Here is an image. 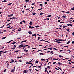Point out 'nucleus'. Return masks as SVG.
Here are the masks:
<instances>
[{
    "instance_id": "1",
    "label": "nucleus",
    "mask_w": 74,
    "mask_h": 74,
    "mask_svg": "<svg viewBox=\"0 0 74 74\" xmlns=\"http://www.w3.org/2000/svg\"><path fill=\"white\" fill-rule=\"evenodd\" d=\"M23 45H24L21 44V45H20L18 47L19 48H22V47H23Z\"/></svg>"
},
{
    "instance_id": "2",
    "label": "nucleus",
    "mask_w": 74,
    "mask_h": 74,
    "mask_svg": "<svg viewBox=\"0 0 74 74\" xmlns=\"http://www.w3.org/2000/svg\"><path fill=\"white\" fill-rule=\"evenodd\" d=\"M67 26H71V27H72V26H73V25L72 24H67Z\"/></svg>"
},
{
    "instance_id": "3",
    "label": "nucleus",
    "mask_w": 74,
    "mask_h": 74,
    "mask_svg": "<svg viewBox=\"0 0 74 74\" xmlns=\"http://www.w3.org/2000/svg\"><path fill=\"white\" fill-rule=\"evenodd\" d=\"M27 71H26V70H24L23 71V73H27Z\"/></svg>"
},
{
    "instance_id": "4",
    "label": "nucleus",
    "mask_w": 74,
    "mask_h": 74,
    "mask_svg": "<svg viewBox=\"0 0 74 74\" xmlns=\"http://www.w3.org/2000/svg\"><path fill=\"white\" fill-rule=\"evenodd\" d=\"M26 41H27V40L23 41L21 42V43H23V42H26Z\"/></svg>"
},
{
    "instance_id": "5",
    "label": "nucleus",
    "mask_w": 74,
    "mask_h": 74,
    "mask_svg": "<svg viewBox=\"0 0 74 74\" xmlns=\"http://www.w3.org/2000/svg\"><path fill=\"white\" fill-rule=\"evenodd\" d=\"M17 19L16 18L12 17V18H10V19Z\"/></svg>"
},
{
    "instance_id": "6",
    "label": "nucleus",
    "mask_w": 74,
    "mask_h": 74,
    "mask_svg": "<svg viewBox=\"0 0 74 74\" xmlns=\"http://www.w3.org/2000/svg\"><path fill=\"white\" fill-rule=\"evenodd\" d=\"M28 33L29 34H32V32L31 31H29L28 32Z\"/></svg>"
},
{
    "instance_id": "7",
    "label": "nucleus",
    "mask_w": 74,
    "mask_h": 74,
    "mask_svg": "<svg viewBox=\"0 0 74 74\" xmlns=\"http://www.w3.org/2000/svg\"><path fill=\"white\" fill-rule=\"evenodd\" d=\"M14 71H15V69H12L11 71V72H13V73H14Z\"/></svg>"
},
{
    "instance_id": "8",
    "label": "nucleus",
    "mask_w": 74,
    "mask_h": 74,
    "mask_svg": "<svg viewBox=\"0 0 74 74\" xmlns=\"http://www.w3.org/2000/svg\"><path fill=\"white\" fill-rule=\"evenodd\" d=\"M53 51H51L50 53H52V54H53Z\"/></svg>"
},
{
    "instance_id": "9",
    "label": "nucleus",
    "mask_w": 74,
    "mask_h": 74,
    "mask_svg": "<svg viewBox=\"0 0 74 74\" xmlns=\"http://www.w3.org/2000/svg\"><path fill=\"white\" fill-rule=\"evenodd\" d=\"M60 59H58V58H57V59H56V58H55V59H53V60H59Z\"/></svg>"
},
{
    "instance_id": "10",
    "label": "nucleus",
    "mask_w": 74,
    "mask_h": 74,
    "mask_svg": "<svg viewBox=\"0 0 74 74\" xmlns=\"http://www.w3.org/2000/svg\"><path fill=\"white\" fill-rule=\"evenodd\" d=\"M65 27H67V26H64V25L63 26V29H64V28H65Z\"/></svg>"
},
{
    "instance_id": "11",
    "label": "nucleus",
    "mask_w": 74,
    "mask_h": 74,
    "mask_svg": "<svg viewBox=\"0 0 74 74\" xmlns=\"http://www.w3.org/2000/svg\"><path fill=\"white\" fill-rule=\"evenodd\" d=\"M58 64H59V66H60V65H61V64H62V63L59 62H58Z\"/></svg>"
},
{
    "instance_id": "12",
    "label": "nucleus",
    "mask_w": 74,
    "mask_h": 74,
    "mask_svg": "<svg viewBox=\"0 0 74 74\" xmlns=\"http://www.w3.org/2000/svg\"><path fill=\"white\" fill-rule=\"evenodd\" d=\"M62 48H64V47H66V48H69V47L67 46H64V47H62Z\"/></svg>"
},
{
    "instance_id": "13",
    "label": "nucleus",
    "mask_w": 74,
    "mask_h": 74,
    "mask_svg": "<svg viewBox=\"0 0 74 74\" xmlns=\"http://www.w3.org/2000/svg\"><path fill=\"white\" fill-rule=\"evenodd\" d=\"M22 58V56H21V57H17V59H19V58Z\"/></svg>"
},
{
    "instance_id": "14",
    "label": "nucleus",
    "mask_w": 74,
    "mask_h": 74,
    "mask_svg": "<svg viewBox=\"0 0 74 74\" xmlns=\"http://www.w3.org/2000/svg\"><path fill=\"white\" fill-rule=\"evenodd\" d=\"M32 22L30 21V23H29L30 25H32Z\"/></svg>"
},
{
    "instance_id": "15",
    "label": "nucleus",
    "mask_w": 74,
    "mask_h": 74,
    "mask_svg": "<svg viewBox=\"0 0 74 74\" xmlns=\"http://www.w3.org/2000/svg\"><path fill=\"white\" fill-rule=\"evenodd\" d=\"M7 37H3V38H2V40H4V39H5V38H6Z\"/></svg>"
},
{
    "instance_id": "16",
    "label": "nucleus",
    "mask_w": 74,
    "mask_h": 74,
    "mask_svg": "<svg viewBox=\"0 0 74 74\" xmlns=\"http://www.w3.org/2000/svg\"><path fill=\"white\" fill-rule=\"evenodd\" d=\"M2 2L3 3H6L7 2V1L6 0L3 1H2Z\"/></svg>"
},
{
    "instance_id": "17",
    "label": "nucleus",
    "mask_w": 74,
    "mask_h": 74,
    "mask_svg": "<svg viewBox=\"0 0 74 74\" xmlns=\"http://www.w3.org/2000/svg\"><path fill=\"white\" fill-rule=\"evenodd\" d=\"M19 50H18V51H15L14 52V53H15V52H16H16H19Z\"/></svg>"
},
{
    "instance_id": "18",
    "label": "nucleus",
    "mask_w": 74,
    "mask_h": 74,
    "mask_svg": "<svg viewBox=\"0 0 74 74\" xmlns=\"http://www.w3.org/2000/svg\"><path fill=\"white\" fill-rule=\"evenodd\" d=\"M47 68H48V69H50V68L51 67L50 66H47Z\"/></svg>"
},
{
    "instance_id": "19",
    "label": "nucleus",
    "mask_w": 74,
    "mask_h": 74,
    "mask_svg": "<svg viewBox=\"0 0 74 74\" xmlns=\"http://www.w3.org/2000/svg\"><path fill=\"white\" fill-rule=\"evenodd\" d=\"M11 60H12V63H14V60H13L12 59Z\"/></svg>"
},
{
    "instance_id": "20",
    "label": "nucleus",
    "mask_w": 74,
    "mask_h": 74,
    "mask_svg": "<svg viewBox=\"0 0 74 74\" xmlns=\"http://www.w3.org/2000/svg\"><path fill=\"white\" fill-rule=\"evenodd\" d=\"M69 43H70V42L69 41L68 42H66V44H69Z\"/></svg>"
},
{
    "instance_id": "21",
    "label": "nucleus",
    "mask_w": 74,
    "mask_h": 74,
    "mask_svg": "<svg viewBox=\"0 0 74 74\" xmlns=\"http://www.w3.org/2000/svg\"><path fill=\"white\" fill-rule=\"evenodd\" d=\"M11 4H12V3H10L9 4H8V5H11Z\"/></svg>"
},
{
    "instance_id": "22",
    "label": "nucleus",
    "mask_w": 74,
    "mask_h": 74,
    "mask_svg": "<svg viewBox=\"0 0 74 74\" xmlns=\"http://www.w3.org/2000/svg\"><path fill=\"white\" fill-rule=\"evenodd\" d=\"M11 49H13V50H14V49H15V48H11Z\"/></svg>"
},
{
    "instance_id": "23",
    "label": "nucleus",
    "mask_w": 74,
    "mask_h": 74,
    "mask_svg": "<svg viewBox=\"0 0 74 74\" xmlns=\"http://www.w3.org/2000/svg\"><path fill=\"white\" fill-rule=\"evenodd\" d=\"M36 13H35V12L33 13H32V15H36Z\"/></svg>"
},
{
    "instance_id": "24",
    "label": "nucleus",
    "mask_w": 74,
    "mask_h": 74,
    "mask_svg": "<svg viewBox=\"0 0 74 74\" xmlns=\"http://www.w3.org/2000/svg\"><path fill=\"white\" fill-rule=\"evenodd\" d=\"M40 37H38V41H39V40H40Z\"/></svg>"
},
{
    "instance_id": "25",
    "label": "nucleus",
    "mask_w": 74,
    "mask_h": 74,
    "mask_svg": "<svg viewBox=\"0 0 74 74\" xmlns=\"http://www.w3.org/2000/svg\"><path fill=\"white\" fill-rule=\"evenodd\" d=\"M62 40H63L62 39H58V41H62Z\"/></svg>"
},
{
    "instance_id": "26",
    "label": "nucleus",
    "mask_w": 74,
    "mask_h": 74,
    "mask_svg": "<svg viewBox=\"0 0 74 74\" xmlns=\"http://www.w3.org/2000/svg\"><path fill=\"white\" fill-rule=\"evenodd\" d=\"M40 27V26L39 25H37L35 26V27Z\"/></svg>"
},
{
    "instance_id": "27",
    "label": "nucleus",
    "mask_w": 74,
    "mask_h": 74,
    "mask_svg": "<svg viewBox=\"0 0 74 74\" xmlns=\"http://www.w3.org/2000/svg\"><path fill=\"white\" fill-rule=\"evenodd\" d=\"M39 55H44V54H43V53H40Z\"/></svg>"
},
{
    "instance_id": "28",
    "label": "nucleus",
    "mask_w": 74,
    "mask_h": 74,
    "mask_svg": "<svg viewBox=\"0 0 74 74\" xmlns=\"http://www.w3.org/2000/svg\"><path fill=\"white\" fill-rule=\"evenodd\" d=\"M11 23H9L8 24H7L6 26H8V25H10L11 24Z\"/></svg>"
},
{
    "instance_id": "29",
    "label": "nucleus",
    "mask_w": 74,
    "mask_h": 74,
    "mask_svg": "<svg viewBox=\"0 0 74 74\" xmlns=\"http://www.w3.org/2000/svg\"><path fill=\"white\" fill-rule=\"evenodd\" d=\"M18 31H21V28H19V29L18 30Z\"/></svg>"
},
{
    "instance_id": "30",
    "label": "nucleus",
    "mask_w": 74,
    "mask_h": 74,
    "mask_svg": "<svg viewBox=\"0 0 74 74\" xmlns=\"http://www.w3.org/2000/svg\"><path fill=\"white\" fill-rule=\"evenodd\" d=\"M48 49H50L51 50H52V48H48Z\"/></svg>"
},
{
    "instance_id": "31",
    "label": "nucleus",
    "mask_w": 74,
    "mask_h": 74,
    "mask_svg": "<svg viewBox=\"0 0 74 74\" xmlns=\"http://www.w3.org/2000/svg\"><path fill=\"white\" fill-rule=\"evenodd\" d=\"M57 42V43H60V44H61V42H59V41H57V42Z\"/></svg>"
},
{
    "instance_id": "32",
    "label": "nucleus",
    "mask_w": 74,
    "mask_h": 74,
    "mask_svg": "<svg viewBox=\"0 0 74 74\" xmlns=\"http://www.w3.org/2000/svg\"><path fill=\"white\" fill-rule=\"evenodd\" d=\"M71 10H74V7H73L72 8H71Z\"/></svg>"
},
{
    "instance_id": "33",
    "label": "nucleus",
    "mask_w": 74,
    "mask_h": 74,
    "mask_svg": "<svg viewBox=\"0 0 74 74\" xmlns=\"http://www.w3.org/2000/svg\"><path fill=\"white\" fill-rule=\"evenodd\" d=\"M34 36H35V38H36V36H37V35H36V34H34Z\"/></svg>"
},
{
    "instance_id": "34",
    "label": "nucleus",
    "mask_w": 74,
    "mask_h": 74,
    "mask_svg": "<svg viewBox=\"0 0 74 74\" xmlns=\"http://www.w3.org/2000/svg\"><path fill=\"white\" fill-rule=\"evenodd\" d=\"M47 17H51V15H48L47 16Z\"/></svg>"
},
{
    "instance_id": "35",
    "label": "nucleus",
    "mask_w": 74,
    "mask_h": 74,
    "mask_svg": "<svg viewBox=\"0 0 74 74\" xmlns=\"http://www.w3.org/2000/svg\"><path fill=\"white\" fill-rule=\"evenodd\" d=\"M59 57H61V58H63V56H59Z\"/></svg>"
},
{
    "instance_id": "36",
    "label": "nucleus",
    "mask_w": 74,
    "mask_h": 74,
    "mask_svg": "<svg viewBox=\"0 0 74 74\" xmlns=\"http://www.w3.org/2000/svg\"><path fill=\"white\" fill-rule=\"evenodd\" d=\"M58 69H60V70L61 71H62V69H61L60 68V67H58Z\"/></svg>"
},
{
    "instance_id": "37",
    "label": "nucleus",
    "mask_w": 74,
    "mask_h": 74,
    "mask_svg": "<svg viewBox=\"0 0 74 74\" xmlns=\"http://www.w3.org/2000/svg\"><path fill=\"white\" fill-rule=\"evenodd\" d=\"M25 2H28V1H29V0H26L25 1Z\"/></svg>"
},
{
    "instance_id": "38",
    "label": "nucleus",
    "mask_w": 74,
    "mask_h": 74,
    "mask_svg": "<svg viewBox=\"0 0 74 74\" xmlns=\"http://www.w3.org/2000/svg\"><path fill=\"white\" fill-rule=\"evenodd\" d=\"M69 12H65V13H66V14H69Z\"/></svg>"
},
{
    "instance_id": "39",
    "label": "nucleus",
    "mask_w": 74,
    "mask_h": 74,
    "mask_svg": "<svg viewBox=\"0 0 74 74\" xmlns=\"http://www.w3.org/2000/svg\"><path fill=\"white\" fill-rule=\"evenodd\" d=\"M4 26H5L4 25H3L2 27H0V28H3V27H4Z\"/></svg>"
},
{
    "instance_id": "40",
    "label": "nucleus",
    "mask_w": 74,
    "mask_h": 74,
    "mask_svg": "<svg viewBox=\"0 0 74 74\" xmlns=\"http://www.w3.org/2000/svg\"><path fill=\"white\" fill-rule=\"evenodd\" d=\"M30 10V8H29L28 9H26V10H27V11H29Z\"/></svg>"
},
{
    "instance_id": "41",
    "label": "nucleus",
    "mask_w": 74,
    "mask_h": 74,
    "mask_svg": "<svg viewBox=\"0 0 74 74\" xmlns=\"http://www.w3.org/2000/svg\"><path fill=\"white\" fill-rule=\"evenodd\" d=\"M19 62H22V60H19Z\"/></svg>"
},
{
    "instance_id": "42",
    "label": "nucleus",
    "mask_w": 74,
    "mask_h": 74,
    "mask_svg": "<svg viewBox=\"0 0 74 74\" xmlns=\"http://www.w3.org/2000/svg\"><path fill=\"white\" fill-rule=\"evenodd\" d=\"M62 17H63V18H66V16H64V15H63L62 16Z\"/></svg>"
},
{
    "instance_id": "43",
    "label": "nucleus",
    "mask_w": 74,
    "mask_h": 74,
    "mask_svg": "<svg viewBox=\"0 0 74 74\" xmlns=\"http://www.w3.org/2000/svg\"><path fill=\"white\" fill-rule=\"evenodd\" d=\"M13 42L12 43V44H15L16 43V42Z\"/></svg>"
},
{
    "instance_id": "44",
    "label": "nucleus",
    "mask_w": 74,
    "mask_h": 74,
    "mask_svg": "<svg viewBox=\"0 0 74 74\" xmlns=\"http://www.w3.org/2000/svg\"><path fill=\"white\" fill-rule=\"evenodd\" d=\"M41 60H42V61L44 60V61H45V59H41Z\"/></svg>"
},
{
    "instance_id": "45",
    "label": "nucleus",
    "mask_w": 74,
    "mask_h": 74,
    "mask_svg": "<svg viewBox=\"0 0 74 74\" xmlns=\"http://www.w3.org/2000/svg\"><path fill=\"white\" fill-rule=\"evenodd\" d=\"M23 22L24 23H26V21H25L24 20H23Z\"/></svg>"
},
{
    "instance_id": "46",
    "label": "nucleus",
    "mask_w": 74,
    "mask_h": 74,
    "mask_svg": "<svg viewBox=\"0 0 74 74\" xmlns=\"http://www.w3.org/2000/svg\"><path fill=\"white\" fill-rule=\"evenodd\" d=\"M3 51H0V54H1L2 53L1 52H3Z\"/></svg>"
},
{
    "instance_id": "47",
    "label": "nucleus",
    "mask_w": 74,
    "mask_h": 74,
    "mask_svg": "<svg viewBox=\"0 0 74 74\" xmlns=\"http://www.w3.org/2000/svg\"><path fill=\"white\" fill-rule=\"evenodd\" d=\"M54 49L55 50H56V51H58V49H57L56 48H54V49Z\"/></svg>"
},
{
    "instance_id": "48",
    "label": "nucleus",
    "mask_w": 74,
    "mask_h": 74,
    "mask_svg": "<svg viewBox=\"0 0 74 74\" xmlns=\"http://www.w3.org/2000/svg\"><path fill=\"white\" fill-rule=\"evenodd\" d=\"M45 4H48V2H45Z\"/></svg>"
},
{
    "instance_id": "49",
    "label": "nucleus",
    "mask_w": 74,
    "mask_h": 74,
    "mask_svg": "<svg viewBox=\"0 0 74 74\" xmlns=\"http://www.w3.org/2000/svg\"><path fill=\"white\" fill-rule=\"evenodd\" d=\"M29 28H32V27L31 26V25H29Z\"/></svg>"
},
{
    "instance_id": "50",
    "label": "nucleus",
    "mask_w": 74,
    "mask_h": 74,
    "mask_svg": "<svg viewBox=\"0 0 74 74\" xmlns=\"http://www.w3.org/2000/svg\"><path fill=\"white\" fill-rule=\"evenodd\" d=\"M10 16H13V14H10Z\"/></svg>"
},
{
    "instance_id": "51",
    "label": "nucleus",
    "mask_w": 74,
    "mask_h": 74,
    "mask_svg": "<svg viewBox=\"0 0 74 74\" xmlns=\"http://www.w3.org/2000/svg\"><path fill=\"white\" fill-rule=\"evenodd\" d=\"M50 63H51V62H49L48 63V64H47V65H49V64Z\"/></svg>"
},
{
    "instance_id": "52",
    "label": "nucleus",
    "mask_w": 74,
    "mask_h": 74,
    "mask_svg": "<svg viewBox=\"0 0 74 74\" xmlns=\"http://www.w3.org/2000/svg\"><path fill=\"white\" fill-rule=\"evenodd\" d=\"M6 71H7V69H5L4 70V72H5Z\"/></svg>"
},
{
    "instance_id": "53",
    "label": "nucleus",
    "mask_w": 74,
    "mask_h": 74,
    "mask_svg": "<svg viewBox=\"0 0 74 74\" xmlns=\"http://www.w3.org/2000/svg\"><path fill=\"white\" fill-rule=\"evenodd\" d=\"M56 63V62H54L53 63V64H55Z\"/></svg>"
},
{
    "instance_id": "54",
    "label": "nucleus",
    "mask_w": 74,
    "mask_h": 74,
    "mask_svg": "<svg viewBox=\"0 0 74 74\" xmlns=\"http://www.w3.org/2000/svg\"><path fill=\"white\" fill-rule=\"evenodd\" d=\"M56 17H58V19H60V17H58V16H57Z\"/></svg>"
},
{
    "instance_id": "55",
    "label": "nucleus",
    "mask_w": 74,
    "mask_h": 74,
    "mask_svg": "<svg viewBox=\"0 0 74 74\" xmlns=\"http://www.w3.org/2000/svg\"><path fill=\"white\" fill-rule=\"evenodd\" d=\"M45 42H48V43H50V42H48V41H45Z\"/></svg>"
},
{
    "instance_id": "56",
    "label": "nucleus",
    "mask_w": 74,
    "mask_h": 74,
    "mask_svg": "<svg viewBox=\"0 0 74 74\" xmlns=\"http://www.w3.org/2000/svg\"><path fill=\"white\" fill-rule=\"evenodd\" d=\"M44 13H40V15H43Z\"/></svg>"
},
{
    "instance_id": "57",
    "label": "nucleus",
    "mask_w": 74,
    "mask_h": 74,
    "mask_svg": "<svg viewBox=\"0 0 74 74\" xmlns=\"http://www.w3.org/2000/svg\"><path fill=\"white\" fill-rule=\"evenodd\" d=\"M35 5V3H33L32 4V5Z\"/></svg>"
},
{
    "instance_id": "58",
    "label": "nucleus",
    "mask_w": 74,
    "mask_h": 74,
    "mask_svg": "<svg viewBox=\"0 0 74 74\" xmlns=\"http://www.w3.org/2000/svg\"><path fill=\"white\" fill-rule=\"evenodd\" d=\"M14 48H16V45H14Z\"/></svg>"
},
{
    "instance_id": "59",
    "label": "nucleus",
    "mask_w": 74,
    "mask_h": 74,
    "mask_svg": "<svg viewBox=\"0 0 74 74\" xmlns=\"http://www.w3.org/2000/svg\"><path fill=\"white\" fill-rule=\"evenodd\" d=\"M42 10V8L38 9V10Z\"/></svg>"
},
{
    "instance_id": "60",
    "label": "nucleus",
    "mask_w": 74,
    "mask_h": 74,
    "mask_svg": "<svg viewBox=\"0 0 74 74\" xmlns=\"http://www.w3.org/2000/svg\"><path fill=\"white\" fill-rule=\"evenodd\" d=\"M35 70H36V71H38V70H37L36 69H35Z\"/></svg>"
},
{
    "instance_id": "61",
    "label": "nucleus",
    "mask_w": 74,
    "mask_h": 74,
    "mask_svg": "<svg viewBox=\"0 0 74 74\" xmlns=\"http://www.w3.org/2000/svg\"><path fill=\"white\" fill-rule=\"evenodd\" d=\"M60 21H61L60 20H58V22H60Z\"/></svg>"
},
{
    "instance_id": "62",
    "label": "nucleus",
    "mask_w": 74,
    "mask_h": 74,
    "mask_svg": "<svg viewBox=\"0 0 74 74\" xmlns=\"http://www.w3.org/2000/svg\"><path fill=\"white\" fill-rule=\"evenodd\" d=\"M32 64V62H29V64Z\"/></svg>"
},
{
    "instance_id": "63",
    "label": "nucleus",
    "mask_w": 74,
    "mask_h": 74,
    "mask_svg": "<svg viewBox=\"0 0 74 74\" xmlns=\"http://www.w3.org/2000/svg\"><path fill=\"white\" fill-rule=\"evenodd\" d=\"M72 35H73V36H74V32L72 33Z\"/></svg>"
},
{
    "instance_id": "64",
    "label": "nucleus",
    "mask_w": 74,
    "mask_h": 74,
    "mask_svg": "<svg viewBox=\"0 0 74 74\" xmlns=\"http://www.w3.org/2000/svg\"><path fill=\"white\" fill-rule=\"evenodd\" d=\"M72 44H74V41H72Z\"/></svg>"
}]
</instances>
